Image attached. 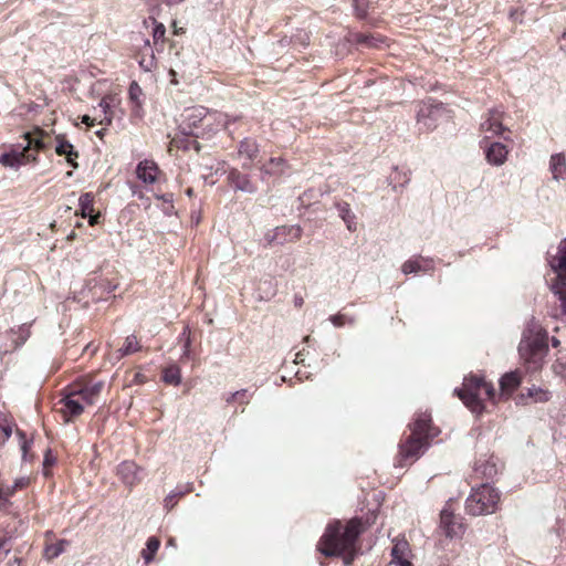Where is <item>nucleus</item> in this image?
Wrapping results in <instances>:
<instances>
[{
  "mask_svg": "<svg viewBox=\"0 0 566 566\" xmlns=\"http://www.w3.org/2000/svg\"><path fill=\"white\" fill-rule=\"evenodd\" d=\"M128 94L129 99L134 104V113L137 114L142 108L143 90L136 82H132L129 85Z\"/></svg>",
  "mask_w": 566,
  "mask_h": 566,
  "instance_id": "obj_36",
  "label": "nucleus"
},
{
  "mask_svg": "<svg viewBox=\"0 0 566 566\" xmlns=\"http://www.w3.org/2000/svg\"><path fill=\"white\" fill-rule=\"evenodd\" d=\"M86 218H88V222L91 226H94L98 222V216H93L92 213H90V216H87Z\"/></svg>",
  "mask_w": 566,
  "mask_h": 566,
  "instance_id": "obj_53",
  "label": "nucleus"
},
{
  "mask_svg": "<svg viewBox=\"0 0 566 566\" xmlns=\"http://www.w3.org/2000/svg\"><path fill=\"white\" fill-rule=\"evenodd\" d=\"M434 269L433 260L423 256H415L412 259L407 260L401 268L403 274H411L418 272H431Z\"/></svg>",
  "mask_w": 566,
  "mask_h": 566,
  "instance_id": "obj_16",
  "label": "nucleus"
},
{
  "mask_svg": "<svg viewBox=\"0 0 566 566\" xmlns=\"http://www.w3.org/2000/svg\"><path fill=\"white\" fill-rule=\"evenodd\" d=\"M53 463V459H51L48 454L45 455V459H44V465H51Z\"/></svg>",
  "mask_w": 566,
  "mask_h": 566,
  "instance_id": "obj_58",
  "label": "nucleus"
},
{
  "mask_svg": "<svg viewBox=\"0 0 566 566\" xmlns=\"http://www.w3.org/2000/svg\"><path fill=\"white\" fill-rule=\"evenodd\" d=\"M17 434L22 440V442H21V451H22V458L25 461L27 460L28 450L30 448V442L27 440L25 434H24L23 431L17 430Z\"/></svg>",
  "mask_w": 566,
  "mask_h": 566,
  "instance_id": "obj_44",
  "label": "nucleus"
},
{
  "mask_svg": "<svg viewBox=\"0 0 566 566\" xmlns=\"http://www.w3.org/2000/svg\"><path fill=\"white\" fill-rule=\"evenodd\" d=\"M160 546V541L151 536L146 542V548L143 549L142 556L146 563H150L154 559L155 554L157 553Z\"/></svg>",
  "mask_w": 566,
  "mask_h": 566,
  "instance_id": "obj_34",
  "label": "nucleus"
},
{
  "mask_svg": "<svg viewBox=\"0 0 566 566\" xmlns=\"http://www.w3.org/2000/svg\"><path fill=\"white\" fill-rule=\"evenodd\" d=\"M356 42L361 46L374 48L378 45L379 40L373 35L359 33L356 35Z\"/></svg>",
  "mask_w": 566,
  "mask_h": 566,
  "instance_id": "obj_39",
  "label": "nucleus"
},
{
  "mask_svg": "<svg viewBox=\"0 0 566 566\" xmlns=\"http://www.w3.org/2000/svg\"><path fill=\"white\" fill-rule=\"evenodd\" d=\"M95 120H96V118H91L88 115H84L82 117V123H84L88 126H93Z\"/></svg>",
  "mask_w": 566,
  "mask_h": 566,
  "instance_id": "obj_51",
  "label": "nucleus"
},
{
  "mask_svg": "<svg viewBox=\"0 0 566 566\" xmlns=\"http://www.w3.org/2000/svg\"><path fill=\"white\" fill-rule=\"evenodd\" d=\"M239 396H247V389H241V390H238V391H235V392L230 394V395L226 398V402H227V403L235 402V397H239Z\"/></svg>",
  "mask_w": 566,
  "mask_h": 566,
  "instance_id": "obj_46",
  "label": "nucleus"
},
{
  "mask_svg": "<svg viewBox=\"0 0 566 566\" xmlns=\"http://www.w3.org/2000/svg\"><path fill=\"white\" fill-rule=\"evenodd\" d=\"M198 138L192 136H182V138H174L172 143L178 147L182 148L184 150H190L193 149L196 153H199L201 149L200 144L197 140Z\"/></svg>",
  "mask_w": 566,
  "mask_h": 566,
  "instance_id": "obj_33",
  "label": "nucleus"
},
{
  "mask_svg": "<svg viewBox=\"0 0 566 566\" xmlns=\"http://www.w3.org/2000/svg\"><path fill=\"white\" fill-rule=\"evenodd\" d=\"M482 389L484 390L488 398L492 399L495 395V389L491 384H488L485 381V385L482 386Z\"/></svg>",
  "mask_w": 566,
  "mask_h": 566,
  "instance_id": "obj_48",
  "label": "nucleus"
},
{
  "mask_svg": "<svg viewBox=\"0 0 566 566\" xmlns=\"http://www.w3.org/2000/svg\"><path fill=\"white\" fill-rule=\"evenodd\" d=\"M559 46L563 51L566 52V31L563 33L562 38L559 39Z\"/></svg>",
  "mask_w": 566,
  "mask_h": 566,
  "instance_id": "obj_52",
  "label": "nucleus"
},
{
  "mask_svg": "<svg viewBox=\"0 0 566 566\" xmlns=\"http://www.w3.org/2000/svg\"><path fill=\"white\" fill-rule=\"evenodd\" d=\"M444 111V105L440 102L419 104V108L417 111V123L420 126L419 129L423 132L433 130Z\"/></svg>",
  "mask_w": 566,
  "mask_h": 566,
  "instance_id": "obj_9",
  "label": "nucleus"
},
{
  "mask_svg": "<svg viewBox=\"0 0 566 566\" xmlns=\"http://www.w3.org/2000/svg\"><path fill=\"white\" fill-rule=\"evenodd\" d=\"M360 533L361 522L358 518H352L345 526L336 521L327 525L318 548L325 556H342L344 565L349 566L355 558V545Z\"/></svg>",
  "mask_w": 566,
  "mask_h": 566,
  "instance_id": "obj_1",
  "label": "nucleus"
},
{
  "mask_svg": "<svg viewBox=\"0 0 566 566\" xmlns=\"http://www.w3.org/2000/svg\"><path fill=\"white\" fill-rule=\"evenodd\" d=\"M547 333L538 322L531 318L518 345V353L527 361L537 363L548 350Z\"/></svg>",
  "mask_w": 566,
  "mask_h": 566,
  "instance_id": "obj_5",
  "label": "nucleus"
},
{
  "mask_svg": "<svg viewBox=\"0 0 566 566\" xmlns=\"http://www.w3.org/2000/svg\"><path fill=\"white\" fill-rule=\"evenodd\" d=\"M18 335H19L18 338L12 340L14 343V348L20 347L21 345H23L27 342V339L30 336L29 327L25 325L20 326L18 329Z\"/></svg>",
  "mask_w": 566,
  "mask_h": 566,
  "instance_id": "obj_40",
  "label": "nucleus"
},
{
  "mask_svg": "<svg viewBox=\"0 0 566 566\" xmlns=\"http://www.w3.org/2000/svg\"><path fill=\"white\" fill-rule=\"evenodd\" d=\"M304 340H305V342H308V340H310V336H306V337L304 338Z\"/></svg>",
  "mask_w": 566,
  "mask_h": 566,
  "instance_id": "obj_64",
  "label": "nucleus"
},
{
  "mask_svg": "<svg viewBox=\"0 0 566 566\" xmlns=\"http://www.w3.org/2000/svg\"><path fill=\"white\" fill-rule=\"evenodd\" d=\"M27 140V145L23 147H17L11 149L8 153H4L0 156V164L4 167H11L18 169L22 165L35 161L36 155L31 154L30 149L33 147L36 151L43 150L49 147V144L45 142V134L36 129L34 133H27L24 135Z\"/></svg>",
  "mask_w": 566,
  "mask_h": 566,
  "instance_id": "obj_6",
  "label": "nucleus"
},
{
  "mask_svg": "<svg viewBox=\"0 0 566 566\" xmlns=\"http://www.w3.org/2000/svg\"><path fill=\"white\" fill-rule=\"evenodd\" d=\"M143 469L133 461H124L117 468V474L127 486H133L142 481Z\"/></svg>",
  "mask_w": 566,
  "mask_h": 566,
  "instance_id": "obj_13",
  "label": "nucleus"
},
{
  "mask_svg": "<svg viewBox=\"0 0 566 566\" xmlns=\"http://www.w3.org/2000/svg\"><path fill=\"white\" fill-rule=\"evenodd\" d=\"M137 60L139 66L146 72H150L156 67L155 52L148 39L144 40V44L137 54Z\"/></svg>",
  "mask_w": 566,
  "mask_h": 566,
  "instance_id": "obj_19",
  "label": "nucleus"
},
{
  "mask_svg": "<svg viewBox=\"0 0 566 566\" xmlns=\"http://www.w3.org/2000/svg\"><path fill=\"white\" fill-rule=\"evenodd\" d=\"M214 122L216 114L203 106H191L181 113L178 129L181 136L210 138L218 130Z\"/></svg>",
  "mask_w": 566,
  "mask_h": 566,
  "instance_id": "obj_3",
  "label": "nucleus"
},
{
  "mask_svg": "<svg viewBox=\"0 0 566 566\" xmlns=\"http://www.w3.org/2000/svg\"><path fill=\"white\" fill-rule=\"evenodd\" d=\"M66 176H67V177H71V176H72V171H69V172L66 174Z\"/></svg>",
  "mask_w": 566,
  "mask_h": 566,
  "instance_id": "obj_63",
  "label": "nucleus"
},
{
  "mask_svg": "<svg viewBox=\"0 0 566 566\" xmlns=\"http://www.w3.org/2000/svg\"><path fill=\"white\" fill-rule=\"evenodd\" d=\"M239 154L241 156H245L248 161L243 163V168L249 169L251 167V163L258 157L259 146L255 140L251 138H244L241 140L239 146Z\"/></svg>",
  "mask_w": 566,
  "mask_h": 566,
  "instance_id": "obj_24",
  "label": "nucleus"
},
{
  "mask_svg": "<svg viewBox=\"0 0 566 566\" xmlns=\"http://www.w3.org/2000/svg\"><path fill=\"white\" fill-rule=\"evenodd\" d=\"M115 102L116 98L114 96H105L101 99L98 107L101 108V112L104 114V116L99 118V125H109L112 123L113 112L111 108Z\"/></svg>",
  "mask_w": 566,
  "mask_h": 566,
  "instance_id": "obj_28",
  "label": "nucleus"
},
{
  "mask_svg": "<svg viewBox=\"0 0 566 566\" xmlns=\"http://www.w3.org/2000/svg\"><path fill=\"white\" fill-rule=\"evenodd\" d=\"M503 111L499 108L490 109L488 118L481 123V130L485 133V138L501 135L506 128L502 124Z\"/></svg>",
  "mask_w": 566,
  "mask_h": 566,
  "instance_id": "obj_12",
  "label": "nucleus"
},
{
  "mask_svg": "<svg viewBox=\"0 0 566 566\" xmlns=\"http://www.w3.org/2000/svg\"><path fill=\"white\" fill-rule=\"evenodd\" d=\"M228 180L238 191L254 193L258 190L255 184L251 181L250 177L235 168L230 169Z\"/></svg>",
  "mask_w": 566,
  "mask_h": 566,
  "instance_id": "obj_14",
  "label": "nucleus"
},
{
  "mask_svg": "<svg viewBox=\"0 0 566 566\" xmlns=\"http://www.w3.org/2000/svg\"><path fill=\"white\" fill-rule=\"evenodd\" d=\"M158 167L153 160H142L136 168V175L145 184H154L157 179Z\"/></svg>",
  "mask_w": 566,
  "mask_h": 566,
  "instance_id": "obj_21",
  "label": "nucleus"
},
{
  "mask_svg": "<svg viewBox=\"0 0 566 566\" xmlns=\"http://www.w3.org/2000/svg\"><path fill=\"white\" fill-rule=\"evenodd\" d=\"M182 29H175V33L176 34H179L181 32Z\"/></svg>",
  "mask_w": 566,
  "mask_h": 566,
  "instance_id": "obj_62",
  "label": "nucleus"
},
{
  "mask_svg": "<svg viewBox=\"0 0 566 566\" xmlns=\"http://www.w3.org/2000/svg\"><path fill=\"white\" fill-rule=\"evenodd\" d=\"M76 396L78 395L73 394V389H71L70 392L60 400V403L63 405L61 411L65 417H67V421L70 420V417L80 416L84 410L81 401L75 398Z\"/></svg>",
  "mask_w": 566,
  "mask_h": 566,
  "instance_id": "obj_18",
  "label": "nucleus"
},
{
  "mask_svg": "<svg viewBox=\"0 0 566 566\" xmlns=\"http://www.w3.org/2000/svg\"><path fill=\"white\" fill-rule=\"evenodd\" d=\"M483 385H485V380L482 377L470 375L464 378L463 389H454V394L462 400L465 407L476 415H481L484 410V405L479 397Z\"/></svg>",
  "mask_w": 566,
  "mask_h": 566,
  "instance_id": "obj_8",
  "label": "nucleus"
},
{
  "mask_svg": "<svg viewBox=\"0 0 566 566\" xmlns=\"http://www.w3.org/2000/svg\"><path fill=\"white\" fill-rule=\"evenodd\" d=\"M163 380L168 385L178 386L181 382L180 368L175 364L164 368Z\"/></svg>",
  "mask_w": 566,
  "mask_h": 566,
  "instance_id": "obj_31",
  "label": "nucleus"
},
{
  "mask_svg": "<svg viewBox=\"0 0 566 566\" xmlns=\"http://www.w3.org/2000/svg\"><path fill=\"white\" fill-rule=\"evenodd\" d=\"M249 401H250V397H249L248 394H247V396L235 397V402H239V403H242V405H247V403H249Z\"/></svg>",
  "mask_w": 566,
  "mask_h": 566,
  "instance_id": "obj_50",
  "label": "nucleus"
},
{
  "mask_svg": "<svg viewBox=\"0 0 566 566\" xmlns=\"http://www.w3.org/2000/svg\"><path fill=\"white\" fill-rule=\"evenodd\" d=\"M528 396L535 401H547L549 399L548 391L535 387L528 389Z\"/></svg>",
  "mask_w": 566,
  "mask_h": 566,
  "instance_id": "obj_41",
  "label": "nucleus"
},
{
  "mask_svg": "<svg viewBox=\"0 0 566 566\" xmlns=\"http://www.w3.org/2000/svg\"><path fill=\"white\" fill-rule=\"evenodd\" d=\"M29 483L28 478H19L12 485H3L0 483V510H3L9 504V497L12 496L17 490L23 489Z\"/></svg>",
  "mask_w": 566,
  "mask_h": 566,
  "instance_id": "obj_25",
  "label": "nucleus"
},
{
  "mask_svg": "<svg viewBox=\"0 0 566 566\" xmlns=\"http://www.w3.org/2000/svg\"><path fill=\"white\" fill-rule=\"evenodd\" d=\"M283 163V160L281 158H271L270 159V166H263L261 168V171L263 175H272V174H276L277 170L274 169L272 166H280L281 164Z\"/></svg>",
  "mask_w": 566,
  "mask_h": 566,
  "instance_id": "obj_42",
  "label": "nucleus"
},
{
  "mask_svg": "<svg viewBox=\"0 0 566 566\" xmlns=\"http://www.w3.org/2000/svg\"><path fill=\"white\" fill-rule=\"evenodd\" d=\"M521 379L517 373L511 371L502 376L500 386L502 391H512L520 386Z\"/></svg>",
  "mask_w": 566,
  "mask_h": 566,
  "instance_id": "obj_32",
  "label": "nucleus"
},
{
  "mask_svg": "<svg viewBox=\"0 0 566 566\" xmlns=\"http://www.w3.org/2000/svg\"><path fill=\"white\" fill-rule=\"evenodd\" d=\"M192 491V483H187L186 485H178L174 491H171L165 497V507L167 510H171L176 505V500L179 496H182Z\"/></svg>",
  "mask_w": 566,
  "mask_h": 566,
  "instance_id": "obj_29",
  "label": "nucleus"
},
{
  "mask_svg": "<svg viewBox=\"0 0 566 566\" xmlns=\"http://www.w3.org/2000/svg\"><path fill=\"white\" fill-rule=\"evenodd\" d=\"M149 20L154 24L153 29V40L154 44L157 46L165 41L166 28L163 23L158 22L155 18L150 17Z\"/></svg>",
  "mask_w": 566,
  "mask_h": 566,
  "instance_id": "obj_37",
  "label": "nucleus"
},
{
  "mask_svg": "<svg viewBox=\"0 0 566 566\" xmlns=\"http://www.w3.org/2000/svg\"><path fill=\"white\" fill-rule=\"evenodd\" d=\"M94 196L91 192H85L78 198L80 214L83 218L93 212Z\"/></svg>",
  "mask_w": 566,
  "mask_h": 566,
  "instance_id": "obj_35",
  "label": "nucleus"
},
{
  "mask_svg": "<svg viewBox=\"0 0 566 566\" xmlns=\"http://www.w3.org/2000/svg\"><path fill=\"white\" fill-rule=\"evenodd\" d=\"M409 553V544L406 539H395L391 548L392 562L398 566H412L411 562L407 559Z\"/></svg>",
  "mask_w": 566,
  "mask_h": 566,
  "instance_id": "obj_22",
  "label": "nucleus"
},
{
  "mask_svg": "<svg viewBox=\"0 0 566 566\" xmlns=\"http://www.w3.org/2000/svg\"><path fill=\"white\" fill-rule=\"evenodd\" d=\"M474 471L478 474L484 476L485 479L491 480L497 474L499 469L496 467L494 458L491 457L488 460H478L474 465Z\"/></svg>",
  "mask_w": 566,
  "mask_h": 566,
  "instance_id": "obj_26",
  "label": "nucleus"
},
{
  "mask_svg": "<svg viewBox=\"0 0 566 566\" xmlns=\"http://www.w3.org/2000/svg\"><path fill=\"white\" fill-rule=\"evenodd\" d=\"M411 433L399 446L398 465L405 467L409 461H416L429 447V438L433 437L431 430V417L428 413H419L410 426Z\"/></svg>",
  "mask_w": 566,
  "mask_h": 566,
  "instance_id": "obj_2",
  "label": "nucleus"
},
{
  "mask_svg": "<svg viewBox=\"0 0 566 566\" xmlns=\"http://www.w3.org/2000/svg\"><path fill=\"white\" fill-rule=\"evenodd\" d=\"M485 158L490 165L501 166L507 158L506 146L499 142L491 143L484 150Z\"/></svg>",
  "mask_w": 566,
  "mask_h": 566,
  "instance_id": "obj_17",
  "label": "nucleus"
},
{
  "mask_svg": "<svg viewBox=\"0 0 566 566\" xmlns=\"http://www.w3.org/2000/svg\"><path fill=\"white\" fill-rule=\"evenodd\" d=\"M187 196L191 197L192 196V189L191 188H188L187 191H186Z\"/></svg>",
  "mask_w": 566,
  "mask_h": 566,
  "instance_id": "obj_60",
  "label": "nucleus"
},
{
  "mask_svg": "<svg viewBox=\"0 0 566 566\" xmlns=\"http://www.w3.org/2000/svg\"><path fill=\"white\" fill-rule=\"evenodd\" d=\"M103 387V381L86 384L78 388H73V394H77L85 403L93 405L95 402V398L101 394Z\"/></svg>",
  "mask_w": 566,
  "mask_h": 566,
  "instance_id": "obj_20",
  "label": "nucleus"
},
{
  "mask_svg": "<svg viewBox=\"0 0 566 566\" xmlns=\"http://www.w3.org/2000/svg\"><path fill=\"white\" fill-rule=\"evenodd\" d=\"M302 235V229L298 226L276 227L272 232L265 234L264 239L268 244H283L286 241L298 240Z\"/></svg>",
  "mask_w": 566,
  "mask_h": 566,
  "instance_id": "obj_10",
  "label": "nucleus"
},
{
  "mask_svg": "<svg viewBox=\"0 0 566 566\" xmlns=\"http://www.w3.org/2000/svg\"><path fill=\"white\" fill-rule=\"evenodd\" d=\"M96 134H97L98 136H103V129L97 130V132H96Z\"/></svg>",
  "mask_w": 566,
  "mask_h": 566,
  "instance_id": "obj_61",
  "label": "nucleus"
},
{
  "mask_svg": "<svg viewBox=\"0 0 566 566\" xmlns=\"http://www.w3.org/2000/svg\"><path fill=\"white\" fill-rule=\"evenodd\" d=\"M440 526L443 530L446 536L450 538L460 537L464 532L461 517L455 516L446 507L441 511L440 514Z\"/></svg>",
  "mask_w": 566,
  "mask_h": 566,
  "instance_id": "obj_11",
  "label": "nucleus"
},
{
  "mask_svg": "<svg viewBox=\"0 0 566 566\" xmlns=\"http://www.w3.org/2000/svg\"><path fill=\"white\" fill-rule=\"evenodd\" d=\"M548 263L556 273L551 290L558 302L552 315L566 322V238L558 244L556 254L549 256Z\"/></svg>",
  "mask_w": 566,
  "mask_h": 566,
  "instance_id": "obj_4",
  "label": "nucleus"
},
{
  "mask_svg": "<svg viewBox=\"0 0 566 566\" xmlns=\"http://www.w3.org/2000/svg\"><path fill=\"white\" fill-rule=\"evenodd\" d=\"M549 170L555 181L566 179V158L564 154L558 153L551 156Z\"/></svg>",
  "mask_w": 566,
  "mask_h": 566,
  "instance_id": "obj_23",
  "label": "nucleus"
},
{
  "mask_svg": "<svg viewBox=\"0 0 566 566\" xmlns=\"http://www.w3.org/2000/svg\"><path fill=\"white\" fill-rule=\"evenodd\" d=\"M304 360V357H303V353L302 352H298L296 355H295V359H294V363L295 364H300Z\"/></svg>",
  "mask_w": 566,
  "mask_h": 566,
  "instance_id": "obj_54",
  "label": "nucleus"
},
{
  "mask_svg": "<svg viewBox=\"0 0 566 566\" xmlns=\"http://www.w3.org/2000/svg\"><path fill=\"white\" fill-rule=\"evenodd\" d=\"M294 304H295V306H302V304H303V298H302V297H295V298H294Z\"/></svg>",
  "mask_w": 566,
  "mask_h": 566,
  "instance_id": "obj_57",
  "label": "nucleus"
},
{
  "mask_svg": "<svg viewBox=\"0 0 566 566\" xmlns=\"http://www.w3.org/2000/svg\"><path fill=\"white\" fill-rule=\"evenodd\" d=\"M188 327H185L181 336L185 337L184 346H182V358L189 357L190 355V346H191V339L190 336L187 335Z\"/></svg>",
  "mask_w": 566,
  "mask_h": 566,
  "instance_id": "obj_43",
  "label": "nucleus"
},
{
  "mask_svg": "<svg viewBox=\"0 0 566 566\" xmlns=\"http://www.w3.org/2000/svg\"><path fill=\"white\" fill-rule=\"evenodd\" d=\"M184 0H166V3L168 6H176V4H179L181 3Z\"/></svg>",
  "mask_w": 566,
  "mask_h": 566,
  "instance_id": "obj_56",
  "label": "nucleus"
},
{
  "mask_svg": "<svg viewBox=\"0 0 566 566\" xmlns=\"http://www.w3.org/2000/svg\"><path fill=\"white\" fill-rule=\"evenodd\" d=\"M500 493L488 483L473 488L465 501V511L472 516L493 514L497 510Z\"/></svg>",
  "mask_w": 566,
  "mask_h": 566,
  "instance_id": "obj_7",
  "label": "nucleus"
},
{
  "mask_svg": "<svg viewBox=\"0 0 566 566\" xmlns=\"http://www.w3.org/2000/svg\"><path fill=\"white\" fill-rule=\"evenodd\" d=\"M69 541L66 539H60L56 543L49 544L45 546L43 556L48 560H52L56 557H59L64 551L65 547L69 545Z\"/></svg>",
  "mask_w": 566,
  "mask_h": 566,
  "instance_id": "obj_30",
  "label": "nucleus"
},
{
  "mask_svg": "<svg viewBox=\"0 0 566 566\" xmlns=\"http://www.w3.org/2000/svg\"><path fill=\"white\" fill-rule=\"evenodd\" d=\"M552 345H553L554 347H557V346L559 345V340H558V339H556L555 337H553V338H552Z\"/></svg>",
  "mask_w": 566,
  "mask_h": 566,
  "instance_id": "obj_59",
  "label": "nucleus"
},
{
  "mask_svg": "<svg viewBox=\"0 0 566 566\" xmlns=\"http://www.w3.org/2000/svg\"><path fill=\"white\" fill-rule=\"evenodd\" d=\"M140 349L138 340L135 335H129L126 337L124 346L119 349L122 356L130 355Z\"/></svg>",
  "mask_w": 566,
  "mask_h": 566,
  "instance_id": "obj_38",
  "label": "nucleus"
},
{
  "mask_svg": "<svg viewBox=\"0 0 566 566\" xmlns=\"http://www.w3.org/2000/svg\"><path fill=\"white\" fill-rule=\"evenodd\" d=\"M329 321L332 322V324L335 327H340L344 325V315H342V314L332 315L329 317Z\"/></svg>",
  "mask_w": 566,
  "mask_h": 566,
  "instance_id": "obj_47",
  "label": "nucleus"
},
{
  "mask_svg": "<svg viewBox=\"0 0 566 566\" xmlns=\"http://www.w3.org/2000/svg\"><path fill=\"white\" fill-rule=\"evenodd\" d=\"M157 198L163 200L164 202H172L174 195L172 193H164L161 196H157Z\"/></svg>",
  "mask_w": 566,
  "mask_h": 566,
  "instance_id": "obj_49",
  "label": "nucleus"
},
{
  "mask_svg": "<svg viewBox=\"0 0 566 566\" xmlns=\"http://www.w3.org/2000/svg\"><path fill=\"white\" fill-rule=\"evenodd\" d=\"M336 208L338 211V216L343 219V221L346 223V227L349 231L356 230V217L353 213L349 203L342 201L336 203Z\"/></svg>",
  "mask_w": 566,
  "mask_h": 566,
  "instance_id": "obj_27",
  "label": "nucleus"
},
{
  "mask_svg": "<svg viewBox=\"0 0 566 566\" xmlns=\"http://www.w3.org/2000/svg\"><path fill=\"white\" fill-rule=\"evenodd\" d=\"M10 539V537H0V551H2L6 555H8L11 551V547L8 545Z\"/></svg>",
  "mask_w": 566,
  "mask_h": 566,
  "instance_id": "obj_45",
  "label": "nucleus"
},
{
  "mask_svg": "<svg viewBox=\"0 0 566 566\" xmlns=\"http://www.w3.org/2000/svg\"><path fill=\"white\" fill-rule=\"evenodd\" d=\"M55 142V153L59 156H64L67 164L76 169L78 167L76 161L78 153L74 149V146L63 135H57Z\"/></svg>",
  "mask_w": 566,
  "mask_h": 566,
  "instance_id": "obj_15",
  "label": "nucleus"
},
{
  "mask_svg": "<svg viewBox=\"0 0 566 566\" xmlns=\"http://www.w3.org/2000/svg\"><path fill=\"white\" fill-rule=\"evenodd\" d=\"M20 562H21V559H20V558L14 557L12 560H10V562L8 563V566L19 565V564H20Z\"/></svg>",
  "mask_w": 566,
  "mask_h": 566,
  "instance_id": "obj_55",
  "label": "nucleus"
}]
</instances>
